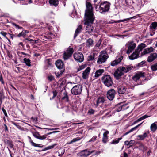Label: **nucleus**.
<instances>
[{"label": "nucleus", "mask_w": 157, "mask_h": 157, "mask_svg": "<svg viewBox=\"0 0 157 157\" xmlns=\"http://www.w3.org/2000/svg\"><path fill=\"white\" fill-rule=\"evenodd\" d=\"M82 30V26L81 25H79L75 30L74 36V39L81 32Z\"/></svg>", "instance_id": "nucleus-19"}, {"label": "nucleus", "mask_w": 157, "mask_h": 157, "mask_svg": "<svg viewBox=\"0 0 157 157\" xmlns=\"http://www.w3.org/2000/svg\"><path fill=\"white\" fill-rule=\"evenodd\" d=\"M126 46H127L128 48L126 52L127 53V54H129L136 47V44L133 41H129L127 43Z\"/></svg>", "instance_id": "nucleus-8"}, {"label": "nucleus", "mask_w": 157, "mask_h": 157, "mask_svg": "<svg viewBox=\"0 0 157 157\" xmlns=\"http://www.w3.org/2000/svg\"><path fill=\"white\" fill-rule=\"evenodd\" d=\"M29 141L31 143V144L32 146H34V147H42V146H40V144H36L34 143L32 140L31 139V138H30L29 139Z\"/></svg>", "instance_id": "nucleus-35"}, {"label": "nucleus", "mask_w": 157, "mask_h": 157, "mask_svg": "<svg viewBox=\"0 0 157 157\" xmlns=\"http://www.w3.org/2000/svg\"><path fill=\"white\" fill-rule=\"evenodd\" d=\"M94 151V150H93L91 152H90L86 149L82 151L80 154L81 156L82 157H86L89 156L91 153H93Z\"/></svg>", "instance_id": "nucleus-15"}, {"label": "nucleus", "mask_w": 157, "mask_h": 157, "mask_svg": "<svg viewBox=\"0 0 157 157\" xmlns=\"http://www.w3.org/2000/svg\"><path fill=\"white\" fill-rule=\"evenodd\" d=\"M145 63V61H142L140 63H139L138 64V66L139 67H141L143 66V65Z\"/></svg>", "instance_id": "nucleus-51"}, {"label": "nucleus", "mask_w": 157, "mask_h": 157, "mask_svg": "<svg viewBox=\"0 0 157 157\" xmlns=\"http://www.w3.org/2000/svg\"><path fill=\"white\" fill-rule=\"evenodd\" d=\"M149 131L144 132L143 135H139L138 136V137H146L149 136Z\"/></svg>", "instance_id": "nucleus-33"}, {"label": "nucleus", "mask_w": 157, "mask_h": 157, "mask_svg": "<svg viewBox=\"0 0 157 157\" xmlns=\"http://www.w3.org/2000/svg\"><path fill=\"white\" fill-rule=\"evenodd\" d=\"M95 54L93 53L92 55H91L88 57V61H91L93 60L94 58Z\"/></svg>", "instance_id": "nucleus-41"}, {"label": "nucleus", "mask_w": 157, "mask_h": 157, "mask_svg": "<svg viewBox=\"0 0 157 157\" xmlns=\"http://www.w3.org/2000/svg\"><path fill=\"white\" fill-rule=\"evenodd\" d=\"M73 56L75 60L78 62L81 63L84 60V56L82 53H75L74 54Z\"/></svg>", "instance_id": "nucleus-7"}, {"label": "nucleus", "mask_w": 157, "mask_h": 157, "mask_svg": "<svg viewBox=\"0 0 157 157\" xmlns=\"http://www.w3.org/2000/svg\"><path fill=\"white\" fill-rule=\"evenodd\" d=\"M84 68V67L83 66H81L79 67L78 69V71H79L83 69Z\"/></svg>", "instance_id": "nucleus-58"}, {"label": "nucleus", "mask_w": 157, "mask_h": 157, "mask_svg": "<svg viewBox=\"0 0 157 157\" xmlns=\"http://www.w3.org/2000/svg\"><path fill=\"white\" fill-rule=\"evenodd\" d=\"M95 112V111L94 110L92 109H90L88 111V114L89 115L93 114H94Z\"/></svg>", "instance_id": "nucleus-42"}, {"label": "nucleus", "mask_w": 157, "mask_h": 157, "mask_svg": "<svg viewBox=\"0 0 157 157\" xmlns=\"http://www.w3.org/2000/svg\"><path fill=\"white\" fill-rule=\"evenodd\" d=\"M57 67L59 69H62L64 67L63 62L60 60H57L55 63Z\"/></svg>", "instance_id": "nucleus-20"}, {"label": "nucleus", "mask_w": 157, "mask_h": 157, "mask_svg": "<svg viewBox=\"0 0 157 157\" xmlns=\"http://www.w3.org/2000/svg\"><path fill=\"white\" fill-rule=\"evenodd\" d=\"M105 101L104 98L102 97L98 98L96 101V103H94V105L97 107L101 103H103Z\"/></svg>", "instance_id": "nucleus-17"}, {"label": "nucleus", "mask_w": 157, "mask_h": 157, "mask_svg": "<svg viewBox=\"0 0 157 157\" xmlns=\"http://www.w3.org/2000/svg\"><path fill=\"white\" fill-rule=\"evenodd\" d=\"M123 67H120L117 69L114 74V76L118 79L122 75L124 72L123 71Z\"/></svg>", "instance_id": "nucleus-11"}, {"label": "nucleus", "mask_w": 157, "mask_h": 157, "mask_svg": "<svg viewBox=\"0 0 157 157\" xmlns=\"http://www.w3.org/2000/svg\"><path fill=\"white\" fill-rule=\"evenodd\" d=\"M82 85H78L74 86L71 89V93L75 95L80 94L82 91Z\"/></svg>", "instance_id": "nucleus-5"}, {"label": "nucleus", "mask_w": 157, "mask_h": 157, "mask_svg": "<svg viewBox=\"0 0 157 157\" xmlns=\"http://www.w3.org/2000/svg\"><path fill=\"white\" fill-rule=\"evenodd\" d=\"M145 77V73L141 71H138L135 73L133 76L132 77V80L136 82L140 79Z\"/></svg>", "instance_id": "nucleus-6"}, {"label": "nucleus", "mask_w": 157, "mask_h": 157, "mask_svg": "<svg viewBox=\"0 0 157 157\" xmlns=\"http://www.w3.org/2000/svg\"><path fill=\"white\" fill-rule=\"evenodd\" d=\"M140 53L135 50L132 54L129 56V58L130 60H133L139 57V55Z\"/></svg>", "instance_id": "nucleus-18"}, {"label": "nucleus", "mask_w": 157, "mask_h": 157, "mask_svg": "<svg viewBox=\"0 0 157 157\" xmlns=\"http://www.w3.org/2000/svg\"><path fill=\"white\" fill-rule=\"evenodd\" d=\"M125 144H126L127 145H129V147H130L131 146H130V144L129 143V142L128 141H125Z\"/></svg>", "instance_id": "nucleus-60"}, {"label": "nucleus", "mask_w": 157, "mask_h": 157, "mask_svg": "<svg viewBox=\"0 0 157 157\" xmlns=\"http://www.w3.org/2000/svg\"><path fill=\"white\" fill-rule=\"evenodd\" d=\"M128 155L127 153L124 152V157H128Z\"/></svg>", "instance_id": "nucleus-63"}, {"label": "nucleus", "mask_w": 157, "mask_h": 157, "mask_svg": "<svg viewBox=\"0 0 157 157\" xmlns=\"http://www.w3.org/2000/svg\"><path fill=\"white\" fill-rule=\"evenodd\" d=\"M93 40L90 38L88 39L86 41V45L88 47H90L93 45Z\"/></svg>", "instance_id": "nucleus-29"}, {"label": "nucleus", "mask_w": 157, "mask_h": 157, "mask_svg": "<svg viewBox=\"0 0 157 157\" xmlns=\"http://www.w3.org/2000/svg\"><path fill=\"white\" fill-rule=\"evenodd\" d=\"M109 131L107 130H106L103 134V137H107V135L109 134Z\"/></svg>", "instance_id": "nucleus-47"}, {"label": "nucleus", "mask_w": 157, "mask_h": 157, "mask_svg": "<svg viewBox=\"0 0 157 157\" xmlns=\"http://www.w3.org/2000/svg\"><path fill=\"white\" fill-rule=\"evenodd\" d=\"M4 126H5V129L6 130H8V128L6 125L5 124H4Z\"/></svg>", "instance_id": "nucleus-64"}, {"label": "nucleus", "mask_w": 157, "mask_h": 157, "mask_svg": "<svg viewBox=\"0 0 157 157\" xmlns=\"http://www.w3.org/2000/svg\"><path fill=\"white\" fill-rule=\"evenodd\" d=\"M108 55L105 51H101L97 61L98 64H101L105 63L108 58Z\"/></svg>", "instance_id": "nucleus-3"}, {"label": "nucleus", "mask_w": 157, "mask_h": 157, "mask_svg": "<svg viewBox=\"0 0 157 157\" xmlns=\"http://www.w3.org/2000/svg\"><path fill=\"white\" fill-rule=\"evenodd\" d=\"M57 144H54L52 145L51 146H48L46 147H45L44 150H43V151H45L46 150L48 149H50L52 148H53Z\"/></svg>", "instance_id": "nucleus-38"}, {"label": "nucleus", "mask_w": 157, "mask_h": 157, "mask_svg": "<svg viewBox=\"0 0 157 157\" xmlns=\"http://www.w3.org/2000/svg\"><path fill=\"white\" fill-rule=\"evenodd\" d=\"M0 81H1V82H2L3 83H4V82L3 81V78H2V76L0 75Z\"/></svg>", "instance_id": "nucleus-61"}, {"label": "nucleus", "mask_w": 157, "mask_h": 157, "mask_svg": "<svg viewBox=\"0 0 157 157\" xmlns=\"http://www.w3.org/2000/svg\"><path fill=\"white\" fill-rule=\"evenodd\" d=\"M4 98V97L3 94L1 93H0V106H1L2 103V100Z\"/></svg>", "instance_id": "nucleus-44"}, {"label": "nucleus", "mask_w": 157, "mask_h": 157, "mask_svg": "<svg viewBox=\"0 0 157 157\" xmlns=\"http://www.w3.org/2000/svg\"><path fill=\"white\" fill-rule=\"evenodd\" d=\"M12 25L15 26L16 28H18L19 29H21L22 28L21 27H20L18 25L14 23H12Z\"/></svg>", "instance_id": "nucleus-48"}, {"label": "nucleus", "mask_w": 157, "mask_h": 157, "mask_svg": "<svg viewBox=\"0 0 157 157\" xmlns=\"http://www.w3.org/2000/svg\"><path fill=\"white\" fill-rule=\"evenodd\" d=\"M142 123H141L139 124L138 125H137V126L135 127H134L132 128L130 130H129V131L127 132H126L124 135V136L125 135H127L129 133L132 132L134 130H136L137 128V127H139V126H140V125L142 124Z\"/></svg>", "instance_id": "nucleus-31"}, {"label": "nucleus", "mask_w": 157, "mask_h": 157, "mask_svg": "<svg viewBox=\"0 0 157 157\" xmlns=\"http://www.w3.org/2000/svg\"><path fill=\"white\" fill-rule=\"evenodd\" d=\"M101 80L104 84L108 87L111 86L113 84L112 78L109 75H104L101 78Z\"/></svg>", "instance_id": "nucleus-4"}, {"label": "nucleus", "mask_w": 157, "mask_h": 157, "mask_svg": "<svg viewBox=\"0 0 157 157\" xmlns=\"http://www.w3.org/2000/svg\"><path fill=\"white\" fill-rule=\"evenodd\" d=\"M139 148L140 150L143 151H144L146 150L145 147L142 144H140L139 147Z\"/></svg>", "instance_id": "nucleus-40"}, {"label": "nucleus", "mask_w": 157, "mask_h": 157, "mask_svg": "<svg viewBox=\"0 0 157 157\" xmlns=\"http://www.w3.org/2000/svg\"><path fill=\"white\" fill-rule=\"evenodd\" d=\"M25 32L22 31V32L19 33L17 36L18 37H20L21 36L25 37Z\"/></svg>", "instance_id": "nucleus-39"}, {"label": "nucleus", "mask_w": 157, "mask_h": 157, "mask_svg": "<svg viewBox=\"0 0 157 157\" xmlns=\"http://www.w3.org/2000/svg\"><path fill=\"white\" fill-rule=\"evenodd\" d=\"M117 92L120 94H124L126 91L127 88L124 86L120 85L117 87Z\"/></svg>", "instance_id": "nucleus-14"}, {"label": "nucleus", "mask_w": 157, "mask_h": 157, "mask_svg": "<svg viewBox=\"0 0 157 157\" xmlns=\"http://www.w3.org/2000/svg\"><path fill=\"white\" fill-rule=\"evenodd\" d=\"M151 67L152 71L157 70V63L152 65L151 66Z\"/></svg>", "instance_id": "nucleus-37"}, {"label": "nucleus", "mask_w": 157, "mask_h": 157, "mask_svg": "<svg viewBox=\"0 0 157 157\" xmlns=\"http://www.w3.org/2000/svg\"><path fill=\"white\" fill-rule=\"evenodd\" d=\"M86 6L84 18V24L88 25L86 27V31L87 33L90 34L93 32L94 28L89 25L93 24L95 17L93 14V8L91 4L89 2H86Z\"/></svg>", "instance_id": "nucleus-1"}, {"label": "nucleus", "mask_w": 157, "mask_h": 157, "mask_svg": "<svg viewBox=\"0 0 157 157\" xmlns=\"http://www.w3.org/2000/svg\"><path fill=\"white\" fill-rule=\"evenodd\" d=\"M116 94V91L114 89H111L107 92V97L109 100H112L114 98Z\"/></svg>", "instance_id": "nucleus-10"}, {"label": "nucleus", "mask_w": 157, "mask_h": 157, "mask_svg": "<svg viewBox=\"0 0 157 157\" xmlns=\"http://www.w3.org/2000/svg\"><path fill=\"white\" fill-rule=\"evenodd\" d=\"M25 40H28V41H29L30 42H33L34 41V40H33L29 38H26Z\"/></svg>", "instance_id": "nucleus-57"}, {"label": "nucleus", "mask_w": 157, "mask_h": 157, "mask_svg": "<svg viewBox=\"0 0 157 157\" xmlns=\"http://www.w3.org/2000/svg\"><path fill=\"white\" fill-rule=\"evenodd\" d=\"M62 72H58L56 73V75L57 77H59L62 75Z\"/></svg>", "instance_id": "nucleus-50"}, {"label": "nucleus", "mask_w": 157, "mask_h": 157, "mask_svg": "<svg viewBox=\"0 0 157 157\" xmlns=\"http://www.w3.org/2000/svg\"><path fill=\"white\" fill-rule=\"evenodd\" d=\"M123 57L122 56H118L117 58V59L111 62V65L112 66H114L117 65L123 59Z\"/></svg>", "instance_id": "nucleus-12"}, {"label": "nucleus", "mask_w": 157, "mask_h": 157, "mask_svg": "<svg viewBox=\"0 0 157 157\" xmlns=\"http://www.w3.org/2000/svg\"><path fill=\"white\" fill-rule=\"evenodd\" d=\"M122 138H118L117 140H114L111 143L113 144H115L118 143L119 142V140L121 139Z\"/></svg>", "instance_id": "nucleus-45"}, {"label": "nucleus", "mask_w": 157, "mask_h": 157, "mask_svg": "<svg viewBox=\"0 0 157 157\" xmlns=\"http://www.w3.org/2000/svg\"><path fill=\"white\" fill-rule=\"evenodd\" d=\"M143 81L144 80H142V81H141V82H140L139 83H138L137 85H138L143 84H144L143 82Z\"/></svg>", "instance_id": "nucleus-62"}, {"label": "nucleus", "mask_w": 157, "mask_h": 157, "mask_svg": "<svg viewBox=\"0 0 157 157\" xmlns=\"http://www.w3.org/2000/svg\"><path fill=\"white\" fill-rule=\"evenodd\" d=\"M53 98L56 96L57 92L56 91H53Z\"/></svg>", "instance_id": "nucleus-59"}, {"label": "nucleus", "mask_w": 157, "mask_h": 157, "mask_svg": "<svg viewBox=\"0 0 157 157\" xmlns=\"http://www.w3.org/2000/svg\"><path fill=\"white\" fill-rule=\"evenodd\" d=\"M0 33L5 38L7 39V37L6 36V35L7 34V33L3 31H2L0 32Z\"/></svg>", "instance_id": "nucleus-46"}, {"label": "nucleus", "mask_w": 157, "mask_h": 157, "mask_svg": "<svg viewBox=\"0 0 157 157\" xmlns=\"http://www.w3.org/2000/svg\"><path fill=\"white\" fill-rule=\"evenodd\" d=\"M73 52V49L69 48L67 51L63 54V57L64 60H67L71 56Z\"/></svg>", "instance_id": "nucleus-9"}, {"label": "nucleus", "mask_w": 157, "mask_h": 157, "mask_svg": "<svg viewBox=\"0 0 157 157\" xmlns=\"http://www.w3.org/2000/svg\"><path fill=\"white\" fill-rule=\"evenodd\" d=\"M133 18V17H131V18H129L125 19L123 20H119L116 21L115 22H112V23H119V22H123L124 21H126L128 20L131 19L132 18Z\"/></svg>", "instance_id": "nucleus-36"}, {"label": "nucleus", "mask_w": 157, "mask_h": 157, "mask_svg": "<svg viewBox=\"0 0 157 157\" xmlns=\"http://www.w3.org/2000/svg\"><path fill=\"white\" fill-rule=\"evenodd\" d=\"M150 27L152 30L156 29H157V22H152Z\"/></svg>", "instance_id": "nucleus-32"}, {"label": "nucleus", "mask_w": 157, "mask_h": 157, "mask_svg": "<svg viewBox=\"0 0 157 157\" xmlns=\"http://www.w3.org/2000/svg\"><path fill=\"white\" fill-rule=\"evenodd\" d=\"M48 79L50 81H51L52 80H53L54 79V77L52 76H49L48 77Z\"/></svg>", "instance_id": "nucleus-54"}, {"label": "nucleus", "mask_w": 157, "mask_h": 157, "mask_svg": "<svg viewBox=\"0 0 157 157\" xmlns=\"http://www.w3.org/2000/svg\"><path fill=\"white\" fill-rule=\"evenodd\" d=\"M123 67V71L124 73H127L133 68V66L132 65H130Z\"/></svg>", "instance_id": "nucleus-23"}, {"label": "nucleus", "mask_w": 157, "mask_h": 157, "mask_svg": "<svg viewBox=\"0 0 157 157\" xmlns=\"http://www.w3.org/2000/svg\"><path fill=\"white\" fill-rule=\"evenodd\" d=\"M61 99L64 100L65 102H68L69 101V97L67 95V93L66 91H65L63 93Z\"/></svg>", "instance_id": "nucleus-21"}, {"label": "nucleus", "mask_w": 157, "mask_h": 157, "mask_svg": "<svg viewBox=\"0 0 157 157\" xmlns=\"http://www.w3.org/2000/svg\"><path fill=\"white\" fill-rule=\"evenodd\" d=\"M49 2L52 6L56 7L59 3L58 0H49Z\"/></svg>", "instance_id": "nucleus-25"}, {"label": "nucleus", "mask_w": 157, "mask_h": 157, "mask_svg": "<svg viewBox=\"0 0 157 157\" xmlns=\"http://www.w3.org/2000/svg\"><path fill=\"white\" fill-rule=\"evenodd\" d=\"M157 122H155L151 125L150 126V129L153 132H155L157 129Z\"/></svg>", "instance_id": "nucleus-26"}, {"label": "nucleus", "mask_w": 157, "mask_h": 157, "mask_svg": "<svg viewBox=\"0 0 157 157\" xmlns=\"http://www.w3.org/2000/svg\"><path fill=\"white\" fill-rule=\"evenodd\" d=\"M150 116H147L146 115H144L142 116V117H140V118L139 119H138L137 120L134 121L132 124H135L136 123L140 121H141L149 117Z\"/></svg>", "instance_id": "nucleus-28"}, {"label": "nucleus", "mask_w": 157, "mask_h": 157, "mask_svg": "<svg viewBox=\"0 0 157 157\" xmlns=\"http://www.w3.org/2000/svg\"><path fill=\"white\" fill-rule=\"evenodd\" d=\"M104 72V70L103 69H99L96 71L95 72V76L96 77H98L100 76L101 75L102 73Z\"/></svg>", "instance_id": "nucleus-27"}, {"label": "nucleus", "mask_w": 157, "mask_h": 157, "mask_svg": "<svg viewBox=\"0 0 157 157\" xmlns=\"http://www.w3.org/2000/svg\"><path fill=\"white\" fill-rule=\"evenodd\" d=\"M146 47V45L145 44L141 43L138 45L137 48L136 50L140 53V52L142 51L143 49Z\"/></svg>", "instance_id": "nucleus-24"}, {"label": "nucleus", "mask_w": 157, "mask_h": 157, "mask_svg": "<svg viewBox=\"0 0 157 157\" xmlns=\"http://www.w3.org/2000/svg\"><path fill=\"white\" fill-rule=\"evenodd\" d=\"M111 3L105 1L101 3L99 7V12L102 14H104L108 12L110 8Z\"/></svg>", "instance_id": "nucleus-2"}, {"label": "nucleus", "mask_w": 157, "mask_h": 157, "mask_svg": "<svg viewBox=\"0 0 157 157\" xmlns=\"http://www.w3.org/2000/svg\"><path fill=\"white\" fill-rule=\"evenodd\" d=\"M23 61L27 66H31V61L29 59L25 58L24 59Z\"/></svg>", "instance_id": "nucleus-34"}, {"label": "nucleus", "mask_w": 157, "mask_h": 157, "mask_svg": "<svg viewBox=\"0 0 157 157\" xmlns=\"http://www.w3.org/2000/svg\"><path fill=\"white\" fill-rule=\"evenodd\" d=\"M80 140V139H76V138H74L69 143V144H71L73 142H76L77 141L79 140Z\"/></svg>", "instance_id": "nucleus-49"}, {"label": "nucleus", "mask_w": 157, "mask_h": 157, "mask_svg": "<svg viewBox=\"0 0 157 157\" xmlns=\"http://www.w3.org/2000/svg\"><path fill=\"white\" fill-rule=\"evenodd\" d=\"M33 136L35 137H42L40 136L38 132H35L33 133Z\"/></svg>", "instance_id": "nucleus-43"}, {"label": "nucleus", "mask_w": 157, "mask_h": 157, "mask_svg": "<svg viewBox=\"0 0 157 157\" xmlns=\"http://www.w3.org/2000/svg\"><path fill=\"white\" fill-rule=\"evenodd\" d=\"M108 138H103L102 141L104 143H105L107 142Z\"/></svg>", "instance_id": "nucleus-55"}, {"label": "nucleus", "mask_w": 157, "mask_h": 157, "mask_svg": "<svg viewBox=\"0 0 157 157\" xmlns=\"http://www.w3.org/2000/svg\"><path fill=\"white\" fill-rule=\"evenodd\" d=\"M157 58V54L156 53H151L147 59L148 62H151L155 60Z\"/></svg>", "instance_id": "nucleus-13"}, {"label": "nucleus", "mask_w": 157, "mask_h": 157, "mask_svg": "<svg viewBox=\"0 0 157 157\" xmlns=\"http://www.w3.org/2000/svg\"><path fill=\"white\" fill-rule=\"evenodd\" d=\"M5 143L8 145L11 148H12L13 147V144L11 141L9 140H4Z\"/></svg>", "instance_id": "nucleus-30"}, {"label": "nucleus", "mask_w": 157, "mask_h": 157, "mask_svg": "<svg viewBox=\"0 0 157 157\" xmlns=\"http://www.w3.org/2000/svg\"><path fill=\"white\" fill-rule=\"evenodd\" d=\"M154 49L152 47H150L144 49L143 52V54H145L150 53L154 51Z\"/></svg>", "instance_id": "nucleus-22"}, {"label": "nucleus", "mask_w": 157, "mask_h": 157, "mask_svg": "<svg viewBox=\"0 0 157 157\" xmlns=\"http://www.w3.org/2000/svg\"><path fill=\"white\" fill-rule=\"evenodd\" d=\"M2 111L3 112V113L4 114L5 116H6V117L7 116V114L6 112V110H5V109L3 108H2Z\"/></svg>", "instance_id": "nucleus-53"}, {"label": "nucleus", "mask_w": 157, "mask_h": 157, "mask_svg": "<svg viewBox=\"0 0 157 157\" xmlns=\"http://www.w3.org/2000/svg\"><path fill=\"white\" fill-rule=\"evenodd\" d=\"M90 70V67H88L83 71L82 77L84 79H86L88 78Z\"/></svg>", "instance_id": "nucleus-16"}, {"label": "nucleus", "mask_w": 157, "mask_h": 157, "mask_svg": "<svg viewBox=\"0 0 157 157\" xmlns=\"http://www.w3.org/2000/svg\"><path fill=\"white\" fill-rule=\"evenodd\" d=\"M135 143V141L131 140L129 142V143L130 144V146H132L133 144Z\"/></svg>", "instance_id": "nucleus-56"}, {"label": "nucleus", "mask_w": 157, "mask_h": 157, "mask_svg": "<svg viewBox=\"0 0 157 157\" xmlns=\"http://www.w3.org/2000/svg\"><path fill=\"white\" fill-rule=\"evenodd\" d=\"M124 105H123L119 107L118 109H116V111H117V112H119L122 109V107H124Z\"/></svg>", "instance_id": "nucleus-52"}]
</instances>
